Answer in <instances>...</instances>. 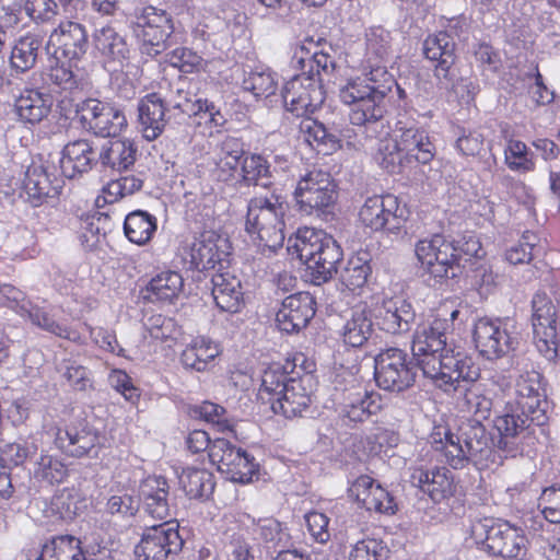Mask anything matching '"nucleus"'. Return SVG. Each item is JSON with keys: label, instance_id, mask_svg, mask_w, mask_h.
Wrapping results in <instances>:
<instances>
[{"label": "nucleus", "instance_id": "obj_60", "mask_svg": "<svg viewBox=\"0 0 560 560\" xmlns=\"http://www.w3.org/2000/svg\"><path fill=\"white\" fill-rule=\"evenodd\" d=\"M504 155L505 163L512 171L527 173L535 168V163L528 152V148L523 141L509 140Z\"/></svg>", "mask_w": 560, "mask_h": 560}, {"label": "nucleus", "instance_id": "obj_27", "mask_svg": "<svg viewBox=\"0 0 560 560\" xmlns=\"http://www.w3.org/2000/svg\"><path fill=\"white\" fill-rule=\"evenodd\" d=\"M378 327L388 334H402L410 329L416 316L411 304L400 296L389 298L375 310Z\"/></svg>", "mask_w": 560, "mask_h": 560}, {"label": "nucleus", "instance_id": "obj_12", "mask_svg": "<svg viewBox=\"0 0 560 560\" xmlns=\"http://www.w3.org/2000/svg\"><path fill=\"white\" fill-rule=\"evenodd\" d=\"M374 375L381 388L397 393L409 388L416 378L407 353L398 348H388L376 355Z\"/></svg>", "mask_w": 560, "mask_h": 560}, {"label": "nucleus", "instance_id": "obj_37", "mask_svg": "<svg viewBox=\"0 0 560 560\" xmlns=\"http://www.w3.org/2000/svg\"><path fill=\"white\" fill-rule=\"evenodd\" d=\"M444 323L435 319L432 324L418 325L412 340V354L417 362L421 359L429 360L433 353H439L446 346Z\"/></svg>", "mask_w": 560, "mask_h": 560}, {"label": "nucleus", "instance_id": "obj_51", "mask_svg": "<svg viewBox=\"0 0 560 560\" xmlns=\"http://www.w3.org/2000/svg\"><path fill=\"white\" fill-rule=\"evenodd\" d=\"M243 89L255 97H269L278 90V78L268 68H256L245 74Z\"/></svg>", "mask_w": 560, "mask_h": 560}, {"label": "nucleus", "instance_id": "obj_3", "mask_svg": "<svg viewBox=\"0 0 560 560\" xmlns=\"http://www.w3.org/2000/svg\"><path fill=\"white\" fill-rule=\"evenodd\" d=\"M292 248L307 267L312 281L322 284L337 272L342 250L335 238L323 230L299 229Z\"/></svg>", "mask_w": 560, "mask_h": 560}, {"label": "nucleus", "instance_id": "obj_30", "mask_svg": "<svg viewBox=\"0 0 560 560\" xmlns=\"http://www.w3.org/2000/svg\"><path fill=\"white\" fill-rule=\"evenodd\" d=\"M395 137L402 150L407 162L415 160L419 163L427 164L433 156L434 147L431 143L425 131L419 129L413 124H404L398 121Z\"/></svg>", "mask_w": 560, "mask_h": 560}, {"label": "nucleus", "instance_id": "obj_49", "mask_svg": "<svg viewBox=\"0 0 560 560\" xmlns=\"http://www.w3.org/2000/svg\"><path fill=\"white\" fill-rule=\"evenodd\" d=\"M40 47L42 39L36 35L20 38L11 51V66L20 72L28 71L35 66Z\"/></svg>", "mask_w": 560, "mask_h": 560}, {"label": "nucleus", "instance_id": "obj_4", "mask_svg": "<svg viewBox=\"0 0 560 560\" xmlns=\"http://www.w3.org/2000/svg\"><path fill=\"white\" fill-rule=\"evenodd\" d=\"M490 407L491 402L482 395L479 384L462 385V390L457 393V410L463 417L472 416L476 419L475 424L468 425V431H465L460 439L457 438V462L472 460L487 447L480 420L487 418Z\"/></svg>", "mask_w": 560, "mask_h": 560}, {"label": "nucleus", "instance_id": "obj_36", "mask_svg": "<svg viewBox=\"0 0 560 560\" xmlns=\"http://www.w3.org/2000/svg\"><path fill=\"white\" fill-rule=\"evenodd\" d=\"M211 282L217 306L222 312L238 313L244 305L241 281L235 276L225 272L213 275Z\"/></svg>", "mask_w": 560, "mask_h": 560}, {"label": "nucleus", "instance_id": "obj_26", "mask_svg": "<svg viewBox=\"0 0 560 560\" xmlns=\"http://www.w3.org/2000/svg\"><path fill=\"white\" fill-rule=\"evenodd\" d=\"M341 396L339 415L349 422H362L382 408L380 395L368 392L360 385L345 389Z\"/></svg>", "mask_w": 560, "mask_h": 560}, {"label": "nucleus", "instance_id": "obj_32", "mask_svg": "<svg viewBox=\"0 0 560 560\" xmlns=\"http://www.w3.org/2000/svg\"><path fill=\"white\" fill-rule=\"evenodd\" d=\"M138 120L143 137L155 140L166 126L165 112L167 110L163 98L158 93H150L138 103Z\"/></svg>", "mask_w": 560, "mask_h": 560}, {"label": "nucleus", "instance_id": "obj_21", "mask_svg": "<svg viewBox=\"0 0 560 560\" xmlns=\"http://www.w3.org/2000/svg\"><path fill=\"white\" fill-rule=\"evenodd\" d=\"M423 54L430 60L438 61L435 66L436 78L446 89L455 86V42L446 32H439L429 36L423 43Z\"/></svg>", "mask_w": 560, "mask_h": 560}, {"label": "nucleus", "instance_id": "obj_22", "mask_svg": "<svg viewBox=\"0 0 560 560\" xmlns=\"http://www.w3.org/2000/svg\"><path fill=\"white\" fill-rule=\"evenodd\" d=\"M315 300L308 292H299L282 301L276 314V323L281 331L299 332L315 315Z\"/></svg>", "mask_w": 560, "mask_h": 560}, {"label": "nucleus", "instance_id": "obj_19", "mask_svg": "<svg viewBox=\"0 0 560 560\" xmlns=\"http://www.w3.org/2000/svg\"><path fill=\"white\" fill-rule=\"evenodd\" d=\"M474 341L483 357L497 359L514 350L517 338L508 334L499 318L481 317L475 324Z\"/></svg>", "mask_w": 560, "mask_h": 560}, {"label": "nucleus", "instance_id": "obj_13", "mask_svg": "<svg viewBox=\"0 0 560 560\" xmlns=\"http://www.w3.org/2000/svg\"><path fill=\"white\" fill-rule=\"evenodd\" d=\"M45 49L57 60H81L89 49V34L85 25L72 20H62L51 31Z\"/></svg>", "mask_w": 560, "mask_h": 560}, {"label": "nucleus", "instance_id": "obj_54", "mask_svg": "<svg viewBox=\"0 0 560 560\" xmlns=\"http://www.w3.org/2000/svg\"><path fill=\"white\" fill-rule=\"evenodd\" d=\"M242 177L247 185L268 187L271 182L270 164L258 154H252L243 159Z\"/></svg>", "mask_w": 560, "mask_h": 560}, {"label": "nucleus", "instance_id": "obj_56", "mask_svg": "<svg viewBox=\"0 0 560 560\" xmlns=\"http://www.w3.org/2000/svg\"><path fill=\"white\" fill-rule=\"evenodd\" d=\"M533 328L537 350L548 361H556L559 347L558 323L535 324Z\"/></svg>", "mask_w": 560, "mask_h": 560}, {"label": "nucleus", "instance_id": "obj_55", "mask_svg": "<svg viewBox=\"0 0 560 560\" xmlns=\"http://www.w3.org/2000/svg\"><path fill=\"white\" fill-rule=\"evenodd\" d=\"M308 63L310 71L306 73L314 74L315 78L320 79V83L324 80L329 82L339 69L338 60L331 46L313 51Z\"/></svg>", "mask_w": 560, "mask_h": 560}, {"label": "nucleus", "instance_id": "obj_57", "mask_svg": "<svg viewBox=\"0 0 560 560\" xmlns=\"http://www.w3.org/2000/svg\"><path fill=\"white\" fill-rule=\"evenodd\" d=\"M139 511V499L126 491L112 494L105 503V512L117 520L129 522Z\"/></svg>", "mask_w": 560, "mask_h": 560}, {"label": "nucleus", "instance_id": "obj_62", "mask_svg": "<svg viewBox=\"0 0 560 560\" xmlns=\"http://www.w3.org/2000/svg\"><path fill=\"white\" fill-rule=\"evenodd\" d=\"M290 378L282 365L271 364L264 371L261 376L259 389L261 397L265 398V395H267L269 400L270 398L276 399L281 396V389L287 386V382H289Z\"/></svg>", "mask_w": 560, "mask_h": 560}, {"label": "nucleus", "instance_id": "obj_29", "mask_svg": "<svg viewBox=\"0 0 560 560\" xmlns=\"http://www.w3.org/2000/svg\"><path fill=\"white\" fill-rule=\"evenodd\" d=\"M98 152L85 139L69 142L62 150L60 170L65 177L75 178L88 173L97 163Z\"/></svg>", "mask_w": 560, "mask_h": 560}, {"label": "nucleus", "instance_id": "obj_34", "mask_svg": "<svg viewBox=\"0 0 560 560\" xmlns=\"http://www.w3.org/2000/svg\"><path fill=\"white\" fill-rule=\"evenodd\" d=\"M411 483L428 493L435 502L452 498L455 491L452 487L453 474L446 467H439L432 471L417 468L411 475Z\"/></svg>", "mask_w": 560, "mask_h": 560}, {"label": "nucleus", "instance_id": "obj_14", "mask_svg": "<svg viewBox=\"0 0 560 560\" xmlns=\"http://www.w3.org/2000/svg\"><path fill=\"white\" fill-rule=\"evenodd\" d=\"M287 110L299 116L313 113L325 100L320 79L302 72L289 80L281 92Z\"/></svg>", "mask_w": 560, "mask_h": 560}, {"label": "nucleus", "instance_id": "obj_5", "mask_svg": "<svg viewBox=\"0 0 560 560\" xmlns=\"http://www.w3.org/2000/svg\"><path fill=\"white\" fill-rule=\"evenodd\" d=\"M394 77L384 66H370V71L364 77L350 79L339 90V98L342 103H360L371 107L372 115L387 113V97L395 86Z\"/></svg>", "mask_w": 560, "mask_h": 560}, {"label": "nucleus", "instance_id": "obj_47", "mask_svg": "<svg viewBox=\"0 0 560 560\" xmlns=\"http://www.w3.org/2000/svg\"><path fill=\"white\" fill-rule=\"evenodd\" d=\"M124 230L130 242L144 245L156 231V219L147 211H133L126 217Z\"/></svg>", "mask_w": 560, "mask_h": 560}, {"label": "nucleus", "instance_id": "obj_11", "mask_svg": "<svg viewBox=\"0 0 560 560\" xmlns=\"http://www.w3.org/2000/svg\"><path fill=\"white\" fill-rule=\"evenodd\" d=\"M183 544L176 522L145 525L133 553L137 560H168L182 550Z\"/></svg>", "mask_w": 560, "mask_h": 560}, {"label": "nucleus", "instance_id": "obj_2", "mask_svg": "<svg viewBox=\"0 0 560 560\" xmlns=\"http://www.w3.org/2000/svg\"><path fill=\"white\" fill-rule=\"evenodd\" d=\"M287 209L284 199L275 192L257 195L248 200L245 231L262 252L282 247Z\"/></svg>", "mask_w": 560, "mask_h": 560}, {"label": "nucleus", "instance_id": "obj_7", "mask_svg": "<svg viewBox=\"0 0 560 560\" xmlns=\"http://www.w3.org/2000/svg\"><path fill=\"white\" fill-rule=\"evenodd\" d=\"M338 194L330 174L312 170L303 175L294 191L298 210L305 215H322L335 205Z\"/></svg>", "mask_w": 560, "mask_h": 560}, {"label": "nucleus", "instance_id": "obj_10", "mask_svg": "<svg viewBox=\"0 0 560 560\" xmlns=\"http://www.w3.org/2000/svg\"><path fill=\"white\" fill-rule=\"evenodd\" d=\"M75 113L82 126L98 137H116L127 127L120 108L95 98L78 103Z\"/></svg>", "mask_w": 560, "mask_h": 560}, {"label": "nucleus", "instance_id": "obj_41", "mask_svg": "<svg viewBox=\"0 0 560 560\" xmlns=\"http://www.w3.org/2000/svg\"><path fill=\"white\" fill-rule=\"evenodd\" d=\"M530 417L524 415H503L494 420V427L500 433L498 447L506 454L514 457L520 452L518 435L524 432L528 427Z\"/></svg>", "mask_w": 560, "mask_h": 560}, {"label": "nucleus", "instance_id": "obj_50", "mask_svg": "<svg viewBox=\"0 0 560 560\" xmlns=\"http://www.w3.org/2000/svg\"><path fill=\"white\" fill-rule=\"evenodd\" d=\"M552 298L546 292L538 291L532 300L533 325L558 323L560 307V289L552 292Z\"/></svg>", "mask_w": 560, "mask_h": 560}, {"label": "nucleus", "instance_id": "obj_18", "mask_svg": "<svg viewBox=\"0 0 560 560\" xmlns=\"http://www.w3.org/2000/svg\"><path fill=\"white\" fill-rule=\"evenodd\" d=\"M253 518L246 514L226 515L221 526V544L234 560H255V547L250 542Z\"/></svg>", "mask_w": 560, "mask_h": 560}, {"label": "nucleus", "instance_id": "obj_31", "mask_svg": "<svg viewBox=\"0 0 560 560\" xmlns=\"http://www.w3.org/2000/svg\"><path fill=\"white\" fill-rule=\"evenodd\" d=\"M52 98L37 89H24L14 102V113L23 124L37 125L51 112Z\"/></svg>", "mask_w": 560, "mask_h": 560}, {"label": "nucleus", "instance_id": "obj_33", "mask_svg": "<svg viewBox=\"0 0 560 560\" xmlns=\"http://www.w3.org/2000/svg\"><path fill=\"white\" fill-rule=\"evenodd\" d=\"M244 155L243 143L234 137L224 138L214 149L211 170L213 177L220 182H229L235 177L241 159Z\"/></svg>", "mask_w": 560, "mask_h": 560}, {"label": "nucleus", "instance_id": "obj_58", "mask_svg": "<svg viewBox=\"0 0 560 560\" xmlns=\"http://www.w3.org/2000/svg\"><path fill=\"white\" fill-rule=\"evenodd\" d=\"M375 159L388 173H399L404 163L407 162L396 137L380 140Z\"/></svg>", "mask_w": 560, "mask_h": 560}, {"label": "nucleus", "instance_id": "obj_35", "mask_svg": "<svg viewBox=\"0 0 560 560\" xmlns=\"http://www.w3.org/2000/svg\"><path fill=\"white\" fill-rule=\"evenodd\" d=\"M372 311L366 303L355 305L342 327V340L353 348L363 347L373 336Z\"/></svg>", "mask_w": 560, "mask_h": 560}, {"label": "nucleus", "instance_id": "obj_52", "mask_svg": "<svg viewBox=\"0 0 560 560\" xmlns=\"http://www.w3.org/2000/svg\"><path fill=\"white\" fill-rule=\"evenodd\" d=\"M179 483L190 498L209 495L213 490L212 475L206 469L188 467L179 475Z\"/></svg>", "mask_w": 560, "mask_h": 560}, {"label": "nucleus", "instance_id": "obj_6", "mask_svg": "<svg viewBox=\"0 0 560 560\" xmlns=\"http://www.w3.org/2000/svg\"><path fill=\"white\" fill-rule=\"evenodd\" d=\"M471 538L476 545L491 555L517 559L526 553L527 538L524 530L509 522L478 521L471 525Z\"/></svg>", "mask_w": 560, "mask_h": 560}, {"label": "nucleus", "instance_id": "obj_39", "mask_svg": "<svg viewBox=\"0 0 560 560\" xmlns=\"http://www.w3.org/2000/svg\"><path fill=\"white\" fill-rule=\"evenodd\" d=\"M184 290V279L178 271L163 270L147 284L144 299L150 302L174 303Z\"/></svg>", "mask_w": 560, "mask_h": 560}, {"label": "nucleus", "instance_id": "obj_45", "mask_svg": "<svg viewBox=\"0 0 560 560\" xmlns=\"http://www.w3.org/2000/svg\"><path fill=\"white\" fill-rule=\"evenodd\" d=\"M93 43L97 51L108 61L121 63L129 56L125 38L109 25L95 30Z\"/></svg>", "mask_w": 560, "mask_h": 560}, {"label": "nucleus", "instance_id": "obj_25", "mask_svg": "<svg viewBox=\"0 0 560 560\" xmlns=\"http://www.w3.org/2000/svg\"><path fill=\"white\" fill-rule=\"evenodd\" d=\"M349 492L368 511L392 515L397 510L394 497L366 475L358 477L349 488Z\"/></svg>", "mask_w": 560, "mask_h": 560}, {"label": "nucleus", "instance_id": "obj_8", "mask_svg": "<svg viewBox=\"0 0 560 560\" xmlns=\"http://www.w3.org/2000/svg\"><path fill=\"white\" fill-rule=\"evenodd\" d=\"M361 223L373 231L399 234L407 221V209L393 195L369 197L359 211Z\"/></svg>", "mask_w": 560, "mask_h": 560}, {"label": "nucleus", "instance_id": "obj_16", "mask_svg": "<svg viewBox=\"0 0 560 560\" xmlns=\"http://www.w3.org/2000/svg\"><path fill=\"white\" fill-rule=\"evenodd\" d=\"M516 404L530 422L541 425L546 422L548 402L542 383V375L534 368L524 369L515 384Z\"/></svg>", "mask_w": 560, "mask_h": 560}, {"label": "nucleus", "instance_id": "obj_9", "mask_svg": "<svg viewBox=\"0 0 560 560\" xmlns=\"http://www.w3.org/2000/svg\"><path fill=\"white\" fill-rule=\"evenodd\" d=\"M209 459L225 478L240 483H247L257 474L255 458L241 447H236L225 439L212 442Z\"/></svg>", "mask_w": 560, "mask_h": 560}, {"label": "nucleus", "instance_id": "obj_28", "mask_svg": "<svg viewBox=\"0 0 560 560\" xmlns=\"http://www.w3.org/2000/svg\"><path fill=\"white\" fill-rule=\"evenodd\" d=\"M55 444L66 455L81 458L95 452L98 435L96 431L85 424L69 425L57 430Z\"/></svg>", "mask_w": 560, "mask_h": 560}, {"label": "nucleus", "instance_id": "obj_42", "mask_svg": "<svg viewBox=\"0 0 560 560\" xmlns=\"http://www.w3.org/2000/svg\"><path fill=\"white\" fill-rule=\"evenodd\" d=\"M419 366L423 373L434 378L436 385L445 392L453 387V373L455 372V357L453 349L443 347L440 353H433L429 360L421 359Z\"/></svg>", "mask_w": 560, "mask_h": 560}, {"label": "nucleus", "instance_id": "obj_59", "mask_svg": "<svg viewBox=\"0 0 560 560\" xmlns=\"http://www.w3.org/2000/svg\"><path fill=\"white\" fill-rule=\"evenodd\" d=\"M67 472L66 465L59 458L49 454H42L35 463V478L49 485L62 482Z\"/></svg>", "mask_w": 560, "mask_h": 560}, {"label": "nucleus", "instance_id": "obj_64", "mask_svg": "<svg viewBox=\"0 0 560 560\" xmlns=\"http://www.w3.org/2000/svg\"><path fill=\"white\" fill-rule=\"evenodd\" d=\"M37 445L34 441H18L5 444L0 453V462L7 466L22 465L31 455L35 454Z\"/></svg>", "mask_w": 560, "mask_h": 560}, {"label": "nucleus", "instance_id": "obj_43", "mask_svg": "<svg viewBox=\"0 0 560 560\" xmlns=\"http://www.w3.org/2000/svg\"><path fill=\"white\" fill-rule=\"evenodd\" d=\"M23 190L27 200L34 206H38L44 198L58 194V187L52 185L45 167L35 163L31 164L25 172Z\"/></svg>", "mask_w": 560, "mask_h": 560}, {"label": "nucleus", "instance_id": "obj_17", "mask_svg": "<svg viewBox=\"0 0 560 560\" xmlns=\"http://www.w3.org/2000/svg\"><path fill=\"white\" fill-rule=\"evenodd\" d=\"M416 255L421 266L434 278H447L455 262V242L435 234L430 240H421L416 245Z\"/></svg>", "mask_w": 560, "mask_h": 560}, {"label": "nucleus", "instance_id": "obj_61", "mask_svg": "<svg viewBox=\"0 0 560 560\" xmlns=\"http://www.w3.org/2000/svg\"><path fill=\"white\" fill-rule=\"evenodd\" d=\"M366 56L369 61L372 58L384 60L390 51V34L382 26L370 27L365 33Z\"/></svg>", "mask_w": 560, "mask_h": 560}, {"label": "nucleus", "instance_id": "obj_1", "mask_svg": "<svg viewBox=\"0 0 560 560\" xmlns=\"http://www.w3.org/2000/svg\"><path fill=\"white\" fill-rule=\"evenodd\" d=\"M345 104L351 107L349 118L353 127L346 128L341 138L311 117L301 120L299 125L300 132L304 140L319 153L332 154L342 147L341 142H345L350 150L361 151L365 149L370 141L388 135L385 113H381V115L376 113L372 116L373 109L371 107L363 106L360 103Z\"/></svg>", "mask_w": 560, "mask_h": 560}, {"label": "nucleus", "instance_id": "obj_23", "mask_svg": "<svg viewBox=\"0 0 560 560\" xmlns=\"http://www.w3.org/2000/svg\"><path fill=\"white\" fill-rule=\"evenodd\" d=\"M228 238L214 231H203L189 247L190 267L203 271L213 269L229 255Z\"/></svg>", "mask_w": 560, "mask_h": 560}, {"label": "nucleus", "instance_id": "obj_38", "mask_svg": "<svg viewBox=\"0 0 560 560\" xmlns=\"http://www.w3.org/2000/svg\"><path fill=\"white\" fill-rule=\"evenodd\" d=\"M143 511L153 520L166 522L170 517L168 485L163 477L147 479L141 487Z\"/></svg>", "mask_w": 560, "mask_h": 560}, {"label": "nucleus", "instance_id": "obj_40", "mask_svg": "<svg viewBox=\"0 0 560 560\" xmlns=\"http://www.w3.org/2000/svg\"><path fill=\"white\" fill-rule=\"evenodd\" d=\"M221 353L218 342L207 337H197L189 342L180 354V362L187 370L205 372Z\"/></svg>", "mask_w": 560, "mask_h": 560}, {"label": "nucleus", "instance_id": "obj_20", "mask_svg": "<svg viewBox=\"0 0 560 560\" xmlns=\"http://www.w3.org/2000/svg\"><path fill=\"white\" fill-rule=\"evenodd\" d=\"M312 401V380L308 375L291 377L281 389V396L269 399L273 412L285 418L304 417L310 412Z\"/></svg>", "mask_w": 560, "mask_h": 560}, {"label": "nucleus", "instance_id": "obj_63", "mask_svg": "<svg viewBox=\"0 0 560 560\" xmlns=\"http://www.w3.org/2000/svg\"><path fill=\"white\" fill-rule=\"evenodd\" d=\"M142 184V179L135 175L121 176L117 179H113L103 188L104 199L106 202L113 203L119 198L132 195L140 190Z\"/></svg>", "mask_w": 560, "mask_h": 560}, {"label": "nucleus", "instance_id": "obj_53", "mask_svg": "<svg viewBox=\"0 0 560 560\" xmlns=\"http://www.w3.org/2000/svg\"><path fill=\"white\" fill-rule=\"evenodd\" d=\"M75 539L71 536H60L46 542L40 555L35 560H84L83 550L72 549Z\"/></svg>", "mask_w": 560, "mask_h": 560}, {"label": "nucleus", "instance_id": "obj_15", "mask_svg": "<svg viewBox=\"0 0 560 560\" xmlns=\"http://www.w3.org/2000/svg\"><path fill=\"white\" fill-rule=\"evenodd\" d=\"M174 32L172 18L164 10L147 7L138 20L137 37L140 50L149 57H155L167 47V40Z\"/></svg>", "mask_w": 560, "mask_h": 560}, {"label": "nucleus", "instance_id": "obj_46", "mask_svg": "<svg viewBox=\"0 0 560 560\" xmlns=\"http://www.w3.org/2000/svg\"><path fill=\"white\" fill-rule=\"evenodd\" d=\"M54 308L34 303L21 305L20 316L27 318L34 326L65 339H72V331L55 319Z\"/></svg>", "mask_w": 560, "mask_h": 560}, {"label": "nucleus", "instance_id": "obj_24", "mask_svg": "<svg viewBox=\"0 0 560 560\" xmlns=\"http://www.w3.org/2000/svg\"><path fill=\"white\" fill-rule=\"evenodd\" d=\"M163 101L167 109H178L188 116L199 117L211 126L222 127L226 122L225 116L213 102L202 98L194 101L192 95L182 88L172 91Z\"/></svg>", "mask_w": 560, "mask_h": 560}, {"label": "nucleus", "instance_id": "obj_44", "mask_svg": "<svg viewBox=\"0 0 560 560\" xmlns=\"http://www.w3.org/2000/svg\"><path fill=\"white\" fill-rule=\"evenodd\" d=\"M137 147L129 139L110 141L98 152L102 166L114 171L128 170L136 162Z\"/></svg>", "mask_w": 560, "mask_h": 560}, {"label": "nucleus", "instance_id": "obj_48", "mask_svg": "<svg viewBox=\"0 0 560 560\" xmlns=\"http://www.w3.org/2000/svg\"><path fill=\"white\" fill-rule=\"evenodd\" d=\"M372 268L368 253H358L350 257L340 271V281L349 290L362 288L370 277Z\"/></svg>", "mask_w": 560, "mask_h": 560}]
</instances>
